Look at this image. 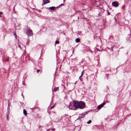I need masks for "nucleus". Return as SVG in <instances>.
<instances>
[{
	"label": "nucleus",
	"instance_id": "obj_1",
	"mask_svg": "<svg viewBox=\"0 0 131 131\" xmlns=\"http://www.w3.org/2000/svg\"><path fill=\"white\" fill-rule=\"evenodd\" d=\"M73 106L76 110L78 108L82 109L85 107V103L82 101L80 102L76 101H74L73 102Z\"/></svg>",
	"mask_w": 131,
	"mask_h": 131
},
{
	"label": "nucleus",
	"instance_id": "obj_2",
	"mask_svg": "<svg viewBox=\"0 0 131 131\" xmlns=\"http://www.w3.org/2000/svg\"><path fill=\"white\" fill-rule=\"evenodd\" d=\"M26 33L28 36H32L33 34L32 31L30 30H29L26 31Z\"/></svg>",
	"mask_w": 131,
	"mask_h": 131
},
{
	"label": "nucleus",
	"instance_id": "obj_3",
	"mask_svg": "<svg viewBox=\"0 0 131 131\" xmlns=\"http://www.w3.org/2000/svg\"><path fill=\"white\" fill-rule=\"evenodd\" d=\"M112 5L115 7H117L119 6V4L117 2L114 1L112 2Z\"/></svg>",
	"mask_w": 131,
	"mask_h": 131
},
{
	"label": "nucleus",
	"instance_id": "obj_4",
	"mask_svg": "<svg viewBox=\"0 0 131 131\" xmlns=\"http://www.w3.org/2000/svg\"><path fill=\"white\" fill-rule=\"evenodd\" d=\"M105 104V102L103 103L98 106V108L99 109H100L102 107H103Z\"/></svg>",
	"mask_w": 131,
	"mask_h": 131
},
{
	"label": "nucleus",
	"instance_id": "obj_5",
	"mask_svg": "<svg viewBox=\"0 0 131 131\" xmlns=\"http://www.w3.org/2000/svg\"><path fill=\"white\" fill-rule=\"evenodd\" d=\"M50 2L49 0H43V5H45L47 3H50Z\"/></svg>",
	"mask_w": 131,
	"mask_h": 131
},
{
	"label": "nucleus",
	"instance_id": "obj_6",
	"mask_svg": "<svg viewBox=\"0 0 131 131\" xmlns=\"http://www.w3.org/2000/svg\"><path fill=\"white\" fill-rule=\"evenodd\" d=\"M85 115V114L84 113H83L82 114H80L79 115V116L78 117V119H79V118H83L84 117Z\"/></svg>",
	"mask_w": 131,
	"mask_h": 131
},
{
	"label": "nucleus",
	"instance_id": "obj_7",
	"mask_svg": "<svg viewBox=\"0 0 131 131\" xmlns=\"http://www.w3.org/2000/svg\"><path fill=\"white\" fill-rule=\"evenodd\" d=\"M56 7L54 6H52L49 7V9L51 10H54L55 9Z\"/></svg>",
	"mask_w": 131,
	"mask_h": 131
},
{
	"label": "nucleus",
	"instance_id": "obj_8",
	"mask_svg": "<svg viewBox=\"0 0 131 131\" xmlns=\"http://www.w3.org/2000/svg\"><path fill=\"white\" fill-rule=\"evenodd\" d=\"M23 114L26 116L27 115V111L26 110L24 109L23 110Z\"/></svg>",
	"mask_w": 131,
	"mask_h": 131
},
{
	"label": "nucleus",
	"instance_id": "obj_9",
	"mask_svg": "<svg viewBox=\"0 0 131 131\" xmlns=\"http://www.w3.org/2000/svg\"><path fill=\"white\" fill-rule=\"evenodd\" d=\"M9 61V59H3V62L7 61V62H8Z\"/></svg>",
	"mask_w": 131,
	"mask_h": 131
},
{
	"label": "nucleus",
	"instance_id": "obj_10",
	"mask_svg": "<svg viewBox=\"0 0 131 131\" xmlns=\"http://www.w3.org/2000/svg\"><path fill=\"white\" fill-rule=\"evenodd\" d=\"M59 90V87L55 88L53 90V91H58Z\"/></svg>",
	"mask_w": 131,
	"mask_h": 131
},
{
	"label": "nucleus",
	"instance_id": "obj_11",
	"mask_svg": "<svg viewBox=\"0 0 131 131\" xmlns=\"http://www.w3.org/2000/svg\"><path fill=\"white\" fill-rule=\"evenodd\" d=\"M80 39L79 38H77L76 39L75 41L76 42L78 43L80 42Z\"/></svg>",
	"mask_w": 131,
	"mask_h": 131
},
{
	"label": "nucleus",
	"instance_id": "obj_12",
	"mask_svg": "<svg viewBox=\"0 0 131 131\" xmlns=\"http://www.w3.org/2000/svg\"><path fill=\"white\" fill-rule=\"evenodd\" d=\"M91 120H89V121H88L87 123L88 124H90L91 122Z\"/></svg>",
	"mask_w": 131,
	"mask_h": 131
},
{
	"label": "nucleus",
	"instance_id": "obj_13",
	"mask_svg": "<svg viewBox=\"0 0 131 131\" xmlns=\"http://www.w3.org/2000/svg\"><path fill=\"white\" fill-rule=\"evenodd\" d=\"M55 43L56 44H58L59 43V42L58 41H56Z\"/></svg>",
	"mask_w": 131,
	"mask_h": 131
},
{
	"label": "nucleus",
	"instance_id": "obj_14",
	"mask_svg": "<svg viewBox=\"0 0 131 131\" xmlns=\"http://www.w3.org/2000/svg\"><path fill=\"white\" fill-rule=\"evenodd\" d=\"M55 106L54 105H53L50 108V109H52Z\"/></svg>",
	"mask_w": 131,
	"mask_h": 131
},
{
	"label": "nucleus",
	"instance_id": "obj_15",
	"mask_svg": "<svg viewBox=\"0 0 131 131\" xmlns=\"http://www.w3.org/2000/svg\"><path fill=\"white\" fill-rule=\"evenodd\" d=\"M14 36L15 38L17 39V35L15 33H15L14 34Z\"/></svg>",
	"mask_w": 131,
	"mask_h": 131
},
{
	"label": "nucleus",
	"instance_id": "obj_16",
	"mask_svg": "<svg viewBox=\"0 0 131 131\" xmlns=\"http://www.w3.org/2000/svg\"><path fill=\"white\" fill-rule=\"evenodd\" d=\"M107 15H110V14H111L110 13V12H109L108 11H107Z\"/></svg>",
	"mask_w": 131,
	"mask_h": 131
},
{
	"label": "nucleus",
	"instance_id": "obj_17",
	"mask_svg": "<svg viewBox=\"0 0 131 131\" xmlns=\"http://www.w3.org/2000/svg\"><path fill=\"white\" fill-rule=\"evenodd\" d=\"M3 13L2 12H0V17H2L1 15Z\"/></svg>",
	"mask_w": 131,
	"mask_h": 131
},
{
	"label": "nucleus",
	"instance_id": "obj_18",
	"mask_svg": "<svg viewBox=\"0 0 131 131\" xmlns=\"http://www.w3.org/2000/svg\"><path fill=\"white\" fill-rule=\"evenodd\" d=\"M83 71L81 73V77H82L83 76Z\"/></svg>",
	"mask_w": 131,
	"mask_h": 131
},
{
	"label": "nucleus",
	"instance_id": "obj_19",
	"mask_svg": "<svg viewBox=\"0 0 131 131\" xmlns=\"http://www.w3.org/2000/svg\"><path fill=\"white\" fill-rule=\"evenodd\" d=\"M15 6H14V7H13V11L14 12H15Z\"/></svg>",
	"mask_w": 131,
	"mask_h": 131
},
{
	"label": "nucleus",
	"instance_id": "obj_20",
	"mask_svg": "<svg viewBox=\"0 0 131 131\" xmlns=\"http://www.w3.org/2000/svg\"><path fill=\"white\" fill-rule=\"evenodd\" d=\"M81 77V76H80L79 78V79H80V80L81 81H82V79H81V77Z\"/></svg>",
	"mask_w": 131,
	"mask_h": 131
},
{
	"label": "nucleus",
	"instance_id": "obj_21",
	"mask_svg": "<svg viewBox=\"0 0 131 131\" xmlns=\"http://www.w3.org/2000/svg\"><path fill=\"white\" fill-rule=\"evenodd\" d=\"M40 70L39 69H38L37 70V72L38 73H39V72L40 71Z\"/></svg>",
	"mask_w": 131,
	"mask_h": 131
},
{
	"label": "nucleus",
	"instance_id": "obj_22",
	"mask_svg": "<svg viewBox=\"0 0 131 131\" xmlns=\"http://www.w3.org/2000/svg\"><path fill=\"white\" fill-rule=\"evenodd\" d=\"M9 104H10V103H8V108L9 107Z\"/></svg>",
	"mask_w": 131,
	"mask_h": 131
},
{
	"label": "nucleus",
	"instance_id": "obj_23",
	"mask_svg": "<svg viewBox=\"0 0 131 131\" xmlns=\"http://www.w3.org/2000/svg\"><path fill=\"white\" fill-rule=\"evenodd\" d=\"M18 45V47L19 48H20L21 49V47H20V45Z\"/></svg>",
	"mask_w": 131,
	"mask_h": 131
},
{
	"label": "nucleus",
	"instance_id": "obj_24",
	"mask_svg": "<svg viewBox=\"0 0 131 131\" xmlns=\"http://www.w3.org/2000/svg\"><path fill=\"white\" fill-rule=\"evenodd\" d=\"M62 5H63V4H60L59 5V6H60Z\"/></svg>",
	"mask_w": 131,
	"mask_h": 131
},
{
	"label": "nucleus",
	"instance_id": "obj_25",
	"mask_svg": "<svg viewBox=\"0 0 131 131\" xmlns=\"http://www.w3.org/2000/svg\"><path fill=\"white\" fill-rule=\"evenodd\" d=\"M8 114H7V115H6V116H7V118H8Z\"/></svg>",
	"mask_w": 131,
	"mask_h": 131
},
{
	"label": "nucleus",
	"instance_id": "obj_26",
	"mask_svg": "<svg viewBox=\"0 0 131 131\" xmlns=\"http://www.w3.org/2000/svg\"><path fill=\"white\" fill-rule=\"evenodd\" d=\"M89 51L92 53L93 51H92L91 50H90Z\"/></svg>",
	"mask_w": 131,
	"mask_h": 131
},
{
	"label": "nucleus",
	"instance_id": "obj_27",
	"mask_svg": "<svg viewBox=\"0 0 131 131\" xmlns=\"http://www.w3.org/2000/svg\"><path fill=\"white\" fill-rule=\"evenodd\" d=\"M97 50L99 51H100V50L99 49H98L97 48Z\"/></svg>",
	"mask_w": 131,
	"mask_h": 131
},
{
	"label": "nucleus",
	"instance_id": "obj_28",
	"mask_svg": "<svg viewBox=\"0 0 131 131\" xmlns=\"http://www.w3.org/2000/svg\"><path fill=\"white\" fill-rule=\"evenodd\" d=\"M54 130V128H53V129H52V131H53V130Z\"/></svg>",
	"mask_w": 131,
	"mask_h": 131
},
{
	"label": "nucleus",
	"instance_id": "obj_29",
	"mask_svg": "<svg viewBox=\"0 0 131 131\" xmlns=\"http://www.w3.org/2000/svg\"><path fill=\"white\" fill-rule=\"evenodd\" d=\"M21 95H22V96L23 97H24V96H23V94H22Z\"/></svg>",
	"mask_w": 131,
	"mask_h": 131
},
{
	"label": "nucleus",
	"instance_id": "obj_30",
	"mask_svg": "<svg viewBox=\"0 0 131 131\" xmlns=\"http://www.w3.org/2000/svg\"><path fill=\"white\" fill-rule=\"evenodd\" d=\"M63 0V3H64L65 2V0Z\"/></svg>",
	"mask_w": 131,
	"mask_h": 131
},
{
	"label": "nucleus",
	"instance_id": "obj_31",
	"mask_svg": "<svg viewBox=\"0 0 131 131\" xmlns=\"http://www.w3.org/2000/svg\"><path fill=\"white\" fill-rule=\"evenodd\" d=\"M28 41H27V43H26V44H27V43H28Z\"/></svg>",
	"mask_w": 131,
	"mask_h": 131
},
{
	"label": "nucleus",
	"instance_id": "obj_32",
	"mask_svg": "<svg viewBox=\"0 0 131 131\" xmlns=\"http://www.w3.org/2000/svg\"><path fill=\"white\" fill-rule=\"evenodd\" d=\"M77 81H76V82H75V84H76V83H77Z\"/></svg>",
	"mask_w": 131,
	"mask_h": 131
},
{
	"label": "nucleus",
	"instance_id": "obj_33",
	"mask_svg": "<svg viewBox=\"0 0 131 131\" xmlns=\"http://www.w3.org/2000/svg\"><path fill=\"white\" fill-rule=\"evenodd\" d=\"M59 6H57V7H56V8H58V7H59Z\"/></svg>",
	"mask_w": 131,
	"mask_h": 131
},
{
	"label": "nucleus",
	"instance_id": "obj_34",
	"mask_svg": "<svg viewBox=\"0 0 131 131\" xmlns=\"http://www.w3.org/2000/svg\"><path fill=\"white\" fill-rule=\"evenodd\" d=\"M79 17H78V19H79Z\"/></svg>",
	"mask_w": 131,
	"mask_h": 131
},
{
	"label": "nucleus",
	"instance_id": "obj_35",
	"mask_svg": "<svg viewBox=\"0 0 131 131\" xmlns=\"http://www.w3.org/2000/svg\"><path fill=\"white\" fill-rule=\"evenodd\" d=\"M41 54H40V57H41Z\"/></svg>",
	"mask_w": 131,
	"mask_h": 131
},
{
	"label": "nucleus",
	"instance_id": "obj_36",
	"mask_svg": "<svg viewBox=\"0 0 131 131\" xmlns=\"http://www.w3.org/2000/svg\"><path fill=\"white\" fill-rule=\"evenodd\" d=\"M123 8H124L123 6L122 7Z\"/></svg>",
	"mask_w": 131,
	"mask_h": 131
},
{
	"label": "nucleus",
	"instance_id": "obj_37",
	"mask_svg": "<svg viewBox=\"0 0 131 131\" xmlns=\"http://www.w3.org/2000/svg\"><path fill=\"white\" fill-rule=\"evenodd\" d=\"M123 8H124L123 6L122 7Z\"/></svg>",
	"mask_w": 131,
	"mask_h": 131
}]
</instances>
